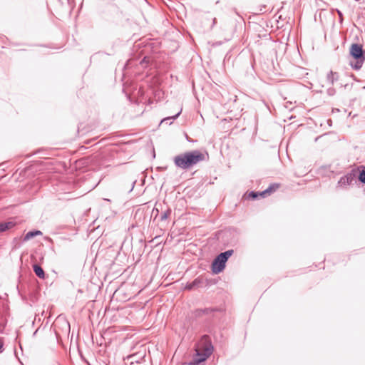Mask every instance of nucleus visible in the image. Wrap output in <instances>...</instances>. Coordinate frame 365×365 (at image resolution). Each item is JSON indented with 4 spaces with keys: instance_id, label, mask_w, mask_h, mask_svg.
<instances>
[{
    "instance_id": "8",
    "label": "nucleus",
    "mask_w": 365,
    "mask_h": 365,
    "mask_svg": "<svg viewBox=\"0 0 365 365\" xmlns=\"http://www.w3.org/2000/svg\"><path fill=\"white\" fill-rule=\"evenodd\" d=\"M41 235H42V232L41 231L29 232L25 235L24 240H29L31 239L32 237H34L35 236Z\"/></svg>"
},
{
    "instance_id": "10",
    "label": "nucleus",
    "mask_w": 365,
    "mask_h": 365,
    "mask_svg": "<svg viewBox=\"0 0 365 365\" xmlns=\"http://www.w3.org/2000/svg\"><path fill=\"white\" fill-rule=\"evenodd\" d=\"M195 282H196V281H194L192 282V284H190L186 286V289H191L192 288V287L194 286V284H195Z\"/></svg>"
},
{
    "instance_id": "12",
    "label": "nucleus",
    "mask_w": 365,
    "mask_h": 365,
    "mask_svg": "<svg viewBox=\"0 0 365 365\" xmlns=\"http://www.w3.org/2000/svg\"><path fill=\"white\" fill-rule=\"evenodd\" d=\"M179 114H180V113H177V114L174 116V118H175V117H177L178 115H179Z\"/></svg>"
},
{
    "instance_id": "4",
    "label": "nucleus",
    "mask_w": 365,
    "mask_h": 365,
    "mask_svg": "<svg viewBox=\"0 0 365 365\" xmlns=\"http://www.w3.org/2000/svg\"><path fill=\"white\" fill-rule=\"evenodd\" d=\"M280 187L279 183H273L271 184L267 189L262 192H250L247 193V197L249 199L255 200L258 197H266L267 196L271 195L272 193L276 192Z\"/></svg>"
},
{
    "instance_id": "5",
    "label": "nucleus",
    "mask_w": 365,
    "mask_h": 365,
    "mask_svg": "<svg viewBox=\"0 0 365 365\" xmlns=\"http://www.w3.org/2000/svg\"><path fill=\"white\" fill-rule=\"evenodd\" d=\"M197 358L195 360L196 364H199L202 361H204L208 356L211 355L212 353V347L210 344L205 345V346L202 349L201 347H198L197 349Z\"/></svg>"
},
{
    "instance_id": "11",
    "label": "nucleus",
    "mask_w": 365,
    "mask_h": 365,
    "mask_svg": "<svg viewBox=\"0 0 365 365\" xmlns=\"http://www.w3.org/2000/svg\"><path fill=\"white\" fill-rule=\"evenodd\" d=\"M2 351V344H0V353Z\"/></svg>"
},
{
    "instance_id": "7",
    "label": "nucleus",
    "mask_w": 365,
    "mask_h": 365,
    "mask_svg": "<svg viewBox=\"0 0 365 365\" xmlns=\"http://www.w3.org/2000/svg\"><path fill=\"white\" fill-rule=\"evenodd\" d=\"M34 272L35 274L41 279L45 278V273L43 269L38 264H34L33 266Z\"/></svg>"
},
{
    "instance_id": "9",
    "label": "nucleus",
    "mask_w": 365,
    "mask_h": 365,
    "mask_svg": "<svg viewBox=\"0 0 365 365\" xmlns=\"http://www.w3.org/2000/svg\"><path fill=\"white\" fill-rule=\"evenodd\" d=\"M359 180L365 183V171H362L359 175Z\"/></svg>"
},
{
    "instance_id": "3",
    "label": "nucleus",
    "mask_w": 365,
    "mask_h": 365,
    "mask_svg": "<svg viewBox=\"0 0 365 365\" xmlns=\"http://www.w3.org/2000/svg\"><path fill=\"white\" fill-rule=\"evenodd\" d=\"M232 250H227L220 254L213 261L212 264V270L213 273L218 274L221 272L225 267V263L228 258L232 255Z\"/></svg>"
},
{
    "instance_id": "2",
    "label": "nucleus",
    "mask_w": 365,
    "mask_h": 365,
    "mask_svg": "<svg viewBox=\"0 0 365 365\" xmlns=\"http://www.w3.org/2000/svg\"><path fill=\"white\" fill-rule=\"evenodd\" d=\"M349 55L351 58L350 66L354 70H359L365 62V51L363 46L359 43H353L349 48Z\"/></svg>"
},
{
    "instance_id": "6",
    "label": "nucleus",
    "mask_w": 365,
    "mask_h": 365,
    "mask_svg": "<svg viewBox=\"0 0 365 365\" xmlns=\"http://www.w3.org/2000/svg\"><path fill=\"white\" fill-rule=\"evenodd\" d=\"M15 225L12 221L0 222V233L11 229Z\"/></svg>"
},
{
    "instance_id": "1",
    "label": "nucleus",
    "mask_w": 365,
    "mask_h": 365,
    "mask_svg": "<svg viewBox=\"0 0 365 365\" xmlns=\"http://www.w3.org/2000/svg\"><path fill=\"white\" fill-rule=\"evenodd\" d=\"M205 155L200 150L185 152L174 158L176 166L182 169H188L198 163L203 161Z\"/></svg>"
}]
</instances>
